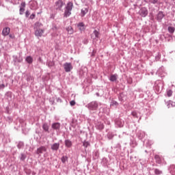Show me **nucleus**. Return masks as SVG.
Returning a JSON list of instances; mask_svg holds the SVG:
<instances>
[{
  "label": "nucleus",
  "instance_id": "1",
  "mask_svg": "<svg viewBox=\"0 0 175 175\" xmlns=\"http://www.w3.org/2000/svg\"><path fill=\"white\" fill-rule=\"evenodd\" d=\"M72 9H73V3L69 1L65 7L64 17H66V18L69 17L70 14H72Z\"/></svg>",
  "mask_w": 175,
  "mask_h": 175
},
{
  "label": "nucleus",
  "instance_id": "2",
  "mask_svg": "<svg viewBox=\"0 0 175 175\" xmlns=\"http://www.w3.org/2000/svg\"><path fill=\"white\" fill-rule=\"evenodd\" d=\"M98 106L99 105H98V102L92 101L88 103V105H86L85 107H88L90 111H96V110H98Z\"/></svg>",
  "mask_w": 175,
  "mask_h": 175
},
{
  "label": "nucleus",
  "instance_id": "3",
  "mask_svg": "<svg viewBox=\"0 0 175 175\" xmlns=\"http://www.w3.org/2000/svg\"><path fill=\"white\" fill-rule=\"evenodd\" d=\"M154 88L157 92H161L163 90V82L160 80L156 81Z\"/></svg>",
  "mask_w": 175,
  "mask_h": 175
},
{
  "label": "nucleus",
  "instance_id": "4",
  "mask_svg": "<svg viewBox=\"0 0 175 175\" xmlns=\"http://www.w3.org/2000/svg\"><path fill=\"white\" fill-rule=\"evenodd\" d=\"M65 5V1L62 0H57L55 1L54 8L56 10H62V8H64Z\"/></svg>",
  "mask_w": 175,
  "mask_h": 175
},
{
  "label": "nucleus",
  "instance_id": "5",
  "mask_svg": "<svg viewBox=\"0 0 175 175\" xmlns=\"http://www.w3.org/2000/svg\"><path fill=\"white\" fill-rule=\"evenodd\" d=\"M137 136L138 139H139V140H142L144 143H146V137L147 135H146V133L144 131H139L137 134Z\"/></svg>",
  "mask_w": 175,
  "mask_h": 175
},
{
  "label": "nucleus",
  "instance_id": "6",
  "mask_svg": "<svg viewBox=\"0 0 175 175\" xmlns=\"http://www.w3.org/2000/svg\"><path fill=\"white\" fill-rule=\"evenodd\" d=\"M157 75H158L159 77H165L167 75L166 71H165V68L163 66L160 67L157 72Z\"/></svg>",
  "mask_w": 175,
  "mask_h": 175
},
{
  "label": "nucleus",
  "instance_id": "7",
  "mask_svg": "<svg viewBox=\"0 0 175 175\" xmlns=\"http://www.w3.org/2000/svg\"><path fill=\"white\" fill-rule=\"evenodd\" d=\"M64 69L66 73H69L72 69H73V66H72V63L66 62L63 64Z\"/></svg>",
  "mask_w": 175,
  "mask_h": 175
},
{
  "label": "nucleus",
  "instance_id": "8",
  "mask_svg": "<svg viewBox=\"0 0 175 175\" xmlns=\"http://www.w3.org/2000/svg\"><path fill=\"white\" fill-rule=\"evenodd\" d=\"M124 122L121 118H116L115 120V124L116 126H118V128H122L124 126Z\"/></svg>",
  "mask_w": 175,
  "mask_h": 175
},
{
  "label": "nucleus",
  "instance_id": "9",
  "mask_svg": "<svg viewBox=\"0 0 175 175\" xmlns=\"http://www.w3.org/2000/svg\"><path fill=\"white\" fill-rule=\"evenodd\" d=\"M47 152V147L46 146H40L36 150V154L38 155H40V154H43L44 152Z\"/></svg>",
  "mask_w": 175,
  "mask_h": 175
},
{
  "label": "nucleus",
  "instance_id": "10",
  "mask_svg": "<svg viewBox=\"0 0 175 175\" xmlns=\"http://www.w3.org/2000/svg\"><path fill=\"white\" fill-rule=\"evenodd\" d=\"M139 13L142 17H146V16L148 14V10L146 8H142L139 11Z\"/></svg>",
  "mask_w": 175,
  "mask_h": 175
},
{
  "label": "nucleus",
  "instance_id": "11",
  "mask_svg": "<svg viewBox=\"0 0 175 175\" xmlns=\"http://www.w3.org/2000/svg\"><path fill=\"white\" fill-rule=\"evenodd\" d=\"M43 33H44V29H36L35 35L36 36H37V38H42V36H43Z\"/></svg>",
  "mask_w": 175,
  "mask_h": 175
},
{
  "label": "nucleus",
  "instance_id": "12",
  "mask_svg": "<svg viewBox=\"0 0 175 175\" xmlns=\"http://www.w3.org/2000/svg\"><path fill=\"white\" fill-rule=\"evenodd\" d=\"M52 129H54V131H59L61 129V123L59 122H55L53 123L51 125Z\"/></svg>",
  "mask_w": 175,
  "mask_h": 175
},
{
  "label": "nucleus",
  "instance_id": "13",
  "mask_svg": "<svg viewBox=\"0 0 175 175\" xmlns=\"http://www.w3.org/2000/svg\"><path fill=\"white\" fill-rule=\"evenodd\" d=\"M163 17H165V14H163V12L159 11L157 16V21H159V23H161Z\"/></svg>",
  "mask_w": 175,
  "mask_h": 175
},
{
  "label": "nucleus",
  "instance_id": "14",
  "mask_svg": "<svg viewBox=\"0 0 175 175\" xmlns=\"http://www.w3.org/2000/svg\"><path fill=\"white\" fill-rule=\"evenodd\" d=\"M51 149L52 151H58L59 150V142L53 144L51 146Z\"/></svg>",
  "mask_w": 175,
  "mask_h": 175
},
{
  "label": "nucleus",
  "instance_id": "15",
  "mask_svg": "<svg viewBox=\"0 0 175 175\" xmlns=\"http://www.w3.org/2000/svg\"><path fill=\"white\" fill-rule=\"evenodd\" d=\"M9 33H10V27H6L3 29V31H2L3 36H8V35H9Z\"/></svg>",
  "mask_w": 175,
  "mask_h": 175
},
{
  "label": "nucleus",
  "instance_id": "16",
  "mask_svg": "<svg viewBox=\"0 0 175 175\" xmlns=\"http://www.w3.org/2000/svg\"><path fill=\"white\" fill-rule=\"evenodd\" d=\"M96 129H98L99 131H102V129H103V128H105V125H103V123H102L100 122H97L96 123Z\"/></svg>",
  "mask_w": 175,
  "mask_h": 175
},
{
  "label": "nucleus",
  "instance_id": "17",
  "mask_svg": "<svg viewBox=\"0 0 175 175\" xmlns=\"http://www.w3.org/2000/svg\"><path fill=\"white\" fill-rule=\"evenodd\" d=\"M88 10H89L88 8H84L81 9V14H80L81 17H84V16H85V14L88 13Z\"/></svg>",
  "mask_w": 175,
  "mask_h": 175
},
{
  "label": "nucleus",
  "instance_id": "18",
  "mask_svg": "<svg viewBox=\"0 0 175 175\" xmlns=\"http://www.w3.org/2000/svg\"><path fill=\"white\" fill-rule=\"evenodd\" d=\"M64 144L65 146L67 147V148H70L73 144L72 143V141H70V139H66L64 141Z\"/></svg>",
  "mask_w": 175,
  "mask_h": 175
},
{
  "label": "nucleus",
  "instance_id": "19",
  "mask_svg": "<svg viewBox=\"0 0 175 175\" xmlns=\"http://www.w3.org/2000/svg\"><path fill=\"white\" fill-rule=\"evenodd\" d=\"M77 27L78 28H79V31H85V25L83 22L78 23Z\"/></svg>",
  "mask_w": 175,
  "mask_h": 175
},
{
  "label": "nucleus",
  "instance_id": "20",
  "mask_svg": "<svg viewBox=\"0 0 175 175\" xmlns=\"http://www.w3.org/2000/svg\"><path fill=\"white\" fill-rule=\"evenodd\" d=\"M169 172L172 175H175V165H170V167H169Z\"/></svg>",
  "mask_w": 175,
  "mask_h": 175
},
{
  "label": "nucleus",
  "instance_id": "21",
  "mask_svg": "<svg viewBox=\"0 0 175 175\" xmlns=\"http://www.w3.org/2000/svg\"><path fill=\"white\" fill-rule=\"evenodd\" d=\"M25 61H26V62H27V64L31 65V64H32V62H33V58L31 56H27L25 58Z\"/></svg>",
  "mask_w": 175,
  "mask_h": 175
},
{
  "label": "nucleus",
  "instance_id": "22",
  "mask_svg": "<svg viewBox=\"0 0 175 175\" xmlns=\"http://www.w3.org/2000/svg\"><path fill=\"white\" fill-rule=\"evenodd\" d=\"M131 115L134 118H139V117H140V113L136 111H132Z\"/></svg>",
  "mask_w": 175,
  "mask_h": 175
},
{
  "label": "nucleus",
  "instance_id": "23",
  "mask_svg": "<svg viewBox=\"0 0 175 175\" xmlns=\"http://www.w3.org/2000/svg\"><path fill=\"white\" fill-rule=\"evenodd\" d=\"M109 80L110 81L114 82V81H117V75L114 74V75H111L109 79Z\"/></svg>",
  "mask_w": 175,
  "mask_h": 175
},
{
  "label": "nucleus",
  "instance_id": "24",
  "mask_svg": "<svg viewBox=\"0 0 175 175\" xmlns=\"http://www.w3.org/2000/svg\"><path fill=\"white\" fill-rule=\"evenodd\" d=\"M157 163H163V159L161 158L159 155L154 157Z\"/></svg>",
  "mask_w": 175,
  "mask_h": 175
},
{
  "label": "nucleus",
  "instance_id": "25",
  "mask_svg": "<svg viewBox=\"0 0 175 175\" xmlns=\"http://www.w3.org/2000/svg\"><path fill=\"white\" fill-rule=\"evenodd\" d=\"M66 31L68 32V33L69 35H72L74 32L73 31V27H72V26H68L67 28H66Z\"/></svg>",
  "mask_w": 175,
  "mask_h": 175
},
{
  "label": "nucleus",
  "instance_id": "26",
  "mask_svg": "<svg viewBox=\"0 0 175 175\" xmlns=\"http://www.w3.org/2000/svg\"><path fill=\"white\" fill-rule=\"evenodd\" d=\"M92 35H94V36H95L94 38H93V39H99L100 33L97 30H94L93 31Z\"/></svg>",
  "mask_w": 175,
  "mask_h": 175
},
{
  "label": "nucleus",
  "instance_id": "27",
  "mask_svg": "<svg viewBox=\"0 0 175 175\" xmlns=\"http://www.w3.org/2000/svg\"><path fill=\"white\" fill-rule=\"evenodd\" d=\"M40 27H43V25L39 22H37L34 25V28L36 29H40Z\"/></svg>",
  "mask_w": 175,
  "mask_h": 175
},
{
  "label": "nucleus",
  "instance_id": "28",
  "mask_svg": "<svg viewBox=\"0 0 175 175\" xmlns=\"http://www.w3.org/2000/svg\"><path fill=\"white\" fill-rule=\"evenodd\" d=\"M42 129L45 131V132H49V124H47V123H44L42 125Z\"/></svg>",
  "mask_w": 175,
  "mask_h": 175
},
{
  "label": "nucleus",
  "instance_id": "29",
  "mask_svg": "<svg viewBox=\"0 0 175 175\" xmlns=\"http://www.w3.org/2000/svg\"><path fill=\"white\" fill-rule=\"evenodd\" d=\"M130 146L131 147H136L137 146V143L136 142V140L131 139Z\"/></svg>",
  "mask_w": 175,
  "mask_h": 175
},
{
  "label": "nucleus",
  "instance_id": "30",
  "mask_svg": "<svg viewBox=\"0 0 175 175\" xmlns=\"http://www.w3.org/2000/svg\"><path fill=\"white\" fill-rule=\"evenodd\" d=\"M124 98H125V96L123 93H120L118 96V99L120 102H124Z\"/></svg>",
  "mask_w": 175,
  "mask_h": 175
},
{
  "label": "nucleus",
  "instance_id": "31",
  "mask_svg": "<svg viewBox=\"0 0 175 175\" xmlns=\"http://www.w3.org/2000/svg\"><path fill=\"white\" fill-rule=\"evenodd\" d=\"M167 30L170 33H174L175 28L170 26L168 27Z\"/></svg>",
  "mask_w": 175,
  "mask_h": 175
},
{
  "label": "nucleus",
  "instance_id": "32",
  "mask_svg": "<svg viewBox=\"0 0 175 175\" xmlns=\"http://www.w3.org/2000/svg\"><path fill=\"white\" fill-rule=\"evenodd\" d=\"M18 148L20 150L24 147V142H19L17 144Z\"/></svg>",
  "mask_w": 175,
  "mask_h": 175
},
{
  "label": "nucleus",
  "instance_id": "33",
  "mask_svg": "<svg viewBox=\"0 0 175 175\" xmlns=\"http://www.w3.org/2000/svg\"><path fill=\"white\" fill-rule=\"evenodd\" d=\"M103 166H107V159L103 158L101 162Z\"/></svg>",
  "mask_w": 175,
  "mask_h": 175
},
{
  "label": "nucleus",
  "instance_id": "34",
  "mask_svg": "<svg viewBox=\"0 0 175 175\" xmlns=\"http://www.w3.org/2000/svg\"><path fill=\"white\" fill-rule=\"evenodd\" d=\"M107 137H108L109 140H111V139H113V137H114L113 133L111 132L108 133Z\"/></svg>",
  "mask_w": 175,
  "mask_h": 175
},
{
  "label": "nucleus",
  "instance_id": "35",
  "mask_svg": "<svg viewBox=\"0 0 175 175\" xmlns=\"http://www.w3.org/2000/svg\"><path fill=\"white\" fill-rule=\"evenodd\" d=\"M26 158H27V155H25V154L24 153L21 154V157H20L21 161H25Z\"/></svg>",
  "mask_w": 175,
  "mask_h": 175
},
{
  "label": "nucleus",
  "instance_id": "36",
  "mask_svg": "<svg viewBox=\"0 0 175 175\" xmlns=\"http://www.w3.org/2000/svg\"><path fill=\"white\" fill-rule=\"evenodd\" d=\"M23 59H18L17 56H14V62H21Z\"/></svg>",
  "mask_w": 175,
  "mask_h": 175
},
{
  "label": "nucleus",
  "instance_id": "37",
  "mask_svg": "<svg viewBox=\"0 0 175 175\" xmlns=\"http://www.w3.org/2000/svg\"><path fill=\"white\" fill-rule=\"evenodd\" d=\"M83 147H85V148H87V147L90 146V142L84 141L83 143Z\"/></svg>",
  "mask_w": 175,
  "mask_h": 175
},
{
  "label": "nucleus",
  "instance_id": "38",
  "mask_svg": "<svg viewBox=\"0 0 175 175\" xmlns=\"http://www.w3.org/2000/svg\"><path fill=\"white\" fill-rule=\"evenodd\" d=\"M24 12H25V8H20V10H19V14H21V15L24 14Z\"/></svg>",
  "mask_w": 175,
  "mask_h": 175
},
{
  "label": "nucleus",
  "instance_id": "39",
  "mask_svg": "<svg viewBox=\"0 0 175 175\" xmlns=\"http://www.w3.org/2000/svg\"><path fill=\"white\" fill-rule=\"evenodd\" d=\"M167 95L169 97L172 96V95H173V91H172V90H167Z\"/></svg>",
  "mask_w": 175,
  "mask_h": 175
},
{
  "label": "nucleus",
  "instance_id": "40",
  "mask_svg": "<svg viewBox=\"0 0 175 175\" xmlns=\"http://www.w3.org/2000/svg\"><path fill=\"white\" fill-rule=\"evenodd\" d=\"M67 161H68V157H67L63 156L62 157V163H65V162H66Z\"/></svg>",
  "mask_w": 175,
  "mask_h": 175
},
{
  "label": "nucleus",
  "instance_id": "41",
  "mask_svg": "<svg viewBox=\"0 0 175 175\" xmlns=\"http://www.w3.org/2000/svg\"><path fill=\"white\" fill-rule=\"evenodd\" d=\"M154 173L157 175H159V174H162V171L158 170V169H155L154 170Z\"/></svg>",
  "mask_w": 175,
  "mask_h": 175
},
{
  "label": "nucleus",
  "instance_id": "42",
  "mask_svg": "<svg viewBox=\"0 0 175 175\" xmlns=\"http://www.w3.org/2000/svg\"><path fill=\"white\" fill-rule=\"evenodd\" d=\"M111 106H118V103L116 100H112L111 102Z\"/></svg>",
  "mask_w": 175,
  "mask_h": 175
},
{
  "label": "nucleus",
  "instance_id": "43",
  "mask_svg": "<svg viewBox=\"0 0 175 175\" xmlns=\"http://www.w3.org/2000/svg\"><path fill=\"white\" fill-rule=\"evenodd\" d=\"M35 17H36V14L33 13L30 15L29 18H30V20H33L35 18Z\"/></svg>",
  "mask_w": 175,
  "mask_h": 175
},
{
  "label": "nucleus",
  "instance_id": "44",
  "mask_svg": "<svg viewBox=\"0 0 175 175\" xmlns=\"http://www.w3.org/2000/svg\"><path fill=\"white\" fill-rule=\"evenodd\" d=\"M5 87H6V85H5V83H2L0 82V90H3Z\"/></svg>",
  "mask_w": 175,
  "mask_h": 175
},
{
  "label": "nucleus",
  "instance_id": "45",
  "mask_svg": "<svg viewBox=\"0 0 175 175\" xmlns=\"http://www.w3.org/2000/svg\"><path fill=\"white\" fill-rule=\"evenodd\" d=\"M169 104L171 105L172 107H175V102H173L172 100H169Z\"/></svg>",
  "mask_w": 175,
  "mask_h": 175
},
{
  "label": "nucleus",
  "instance_id": "46",
  "mask_svg": "<svg viewBox=\"0 0 175 175\" xmlns=\"http://www.w3.org/2000/svg\"><path fill=\"white\" fill-rule=\"evenodd\" d=\"M30 14H31V12H29V10H27V11L25 12V17H26V18L29 17Z\"/></svg>",
  "mask_w": 175,
  "mask_h": 175
},
{
  "label": "nucleus",
  "instance_id": "47",
  "mask_svg": "<svg viewBox=\"0 0 175 175\" xmlns=\"http://www.w3.org/2000/svg\"><path fill=\"white\" fill-rule=\"evenodd\" d=\"M150 2L155 5V3H158V0H150Z\"/></svg>",
  "mask_w": 175,
  "mask_h": 175
},
{
  "label": "nucleus",
  "instance_id": "48",
  "mask_svg": "<svg viewBox=\"0 0 175 175\" xmlns=\"http://www.w3.org/2000/svg\"><path fill=\"white\" fill-rule=\"evenodd\" d=\"M25 6H26L25 1L22 2L21 4V8H25Z\"/></svg>",
  "mask_w": 175,
  "mask_h": 175
},
{
  "label": "nucleus",
  "instance_id": "49",
  "mask_svg": "<svg viewBox=\"0 0 175 175\" xmlns=\"http://www.w3.org/2000/svg\"><path fill=\"white\" fill-rule=\"evenodd\" d=\"M70 106H75V105H76V101H75V100H71V101L70 102Z\"/></svg>",
  "mask_w": 175,
  "mask_h": 175
},
{
  "label": "nucleus",
  "instance_id": "50",
  "mask_svg": "<svg viewBox=\"0 0 175 175\" xmlns=\"http://www.w3.org/2000/svg\"><path fill=\"white\" fill-rule=\"evenodd\" d=\"M166 105H167V107L168 109H170V107H172V104H170V103H169V101H167V102L166 103Z\"/></svg>",
  "mask_w": 175,
  "mask_h": 175
},
{
  "label": "nucleus",
  "instance_id": "51",
  "mask_svg": "<svg viewBox=\"0 0 175 175\" xmlns=\"http://www.w3.org/2000/svg\"><path fill=\"white\" fill-rule=\"evenodd\" d=\"M31 80H32V77L29 76V77H27V81H31Z\"/></svg>",
  "mask_w": 175,
  "mask_h": 175
},
{
  "label": "nucleus",
  "instance_id": "52",
  "mask_svg": "<svg viewBox=\"0 0 175 175\" xmlns=\"http://www.w3.org/2000/svg\"><path fill=\"white\" fill-rule=\"evenodd\" d=\"M146 144H148V146H151V144H152V142L151 141L148 140L147 142H146Z\"/></svg>",
  "mask_w": 175,
  "mask_h": 175
},
{
  "label": "nucleus",
  "instance_id": "53",
  "mask_svg": "<svg viewBox=\"0 0 175 175\" xmlns=\"http://www.w3.org/2000/svg\"><path fill=\"white\" fill-rule=\"evenodd\" d=\"M156 59L158 60L159 59V58H161V55L158 54L156 57H155Z\"/></svg>",
  "mask_w": 175,
  "mask_h": 175
},
{
  "label": "nucleus",
  "instance_id": "54",
  "mask_svg": "<svg viewBox=\"0 0 175 175\" xmlns=\"http://www.w3.org/2000/svg\"><path fill=\"white\" fill-rule=\"evenodd\" d=\"M96 95H97V96H99V93H96Z\"/></svg>",
  "mask_w": 175,
  "mask_h": 175
},
{
  "label": "nucleus",
  "instance_id": "55",
  "mask_svg": "<svg viewBox=\"0 0 175 175\" xmlns=\"http://www.w3.org/2000/svg\"><path fill=\"white\" fill-rule=\"evenodd\" d=\"M61 1H63V2H65V0H61Z\"/></svg>",
  "mask_w": 175,
  "mask_h": 175
},
{
  "label": "nucleus",
  "instance_id": "56",
  "mask_svg": "<svg viewBox=\"0 0 175 175\" xmlns=\"http://www.w3.org/2000/svg\"><path fill=\"white\" fill-rule=\"evenodd\" d=\"M10 38H12V35H10Z\"/></svg>",
  "mask_w": 175,
  "mask_h": 175
},
{
  "label": "nucleus",
  "instance_id": "57",
  "mask_svg": "<svg viewBox=\"0 0 175 175\" xmlns=\"http://www.w3.org/2000/svg\"><path fill=\"white\" fill-rule=\"evenodd\" d=\"M119 137H121V135H119Z\"/></svg>",
  "mask_w": 175,
  "mask_h": 175
},
{
  "label": "nucleus",
  "instance_id": "58",
  "mask_svg": "<svg viewBox=\"0 0 175 175\" xmlns=\"http://www.w3.org/2000/svg\"><path fill=\"white\" fill-rule=\"evenodd\" d=\"M39 59H40V60L41 59L40 57L39 58Z\"/></svg>",
  "mask_w": 175,
  "mask_h": 175
}]
</instances>
